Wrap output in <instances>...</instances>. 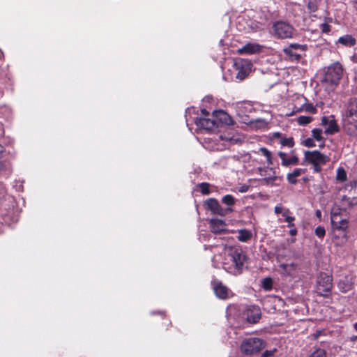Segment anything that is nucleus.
<instances>
[{
    "instance_id": "nucleus-32",
    "label": "nucleus",
    "mask_w": 357,
    "mask_h": 357,
    "mask_svg": "<svg viewBox=\"0 0 357 357\" xmlns=\"http://www.w3.org/2000/svg\"><path fill=\"white\" fill-rule=\"evenodd\" d=\"M337 179L341 181H345L347 178V173L343 168H338L337 170Z\"/></svg>"
},
{
    "instance_id": "nucleus-28",
    "label": "nucleus",
    "mask_w": 357,
    "mask_h": 357,
    "mask_svg": "<svg viewBox=\"0 0 357 357\" xmlns=\"http://www.w3.org/2000/svg\"><path fill=\"white\" fill-rule=\"evenodd\" d=\"M273 281L271 278H266L261 282V287L264 289L268 291L272 289Z\"/></svg>"
},
{
    "instance_id": "nucleus-25",
    "label": "nucleus",
    "mask_w": 357,
    "mask_h": 357,
    "mask_svg": "<svg viewBox=\"0 0 357 357\" xmlns=\"http://www.w3.org/2000/svg\"><path fill=\"white\" fill-rule=\"evenodd\" d=\"M259 152H260L266 158V160L268 165L273 164L271 153L265 147H261L259 149Z\"/></svg>"
},
{
    "instance_id": "nucleus-54",
    "label": "nucleus",
    "mask_w": 357,
    "mask_h": 357,
    "mask_svg": "<svg viewBox=\"0 0 357 357\" xmlns=\"http://www.w3.org/2000/svg\"><path fill=\"white\" fill-rule=\"evenodd\" d=\"M351 340L352 341H354H354H356V340H357V336H352V337H351Z\"/></svg>"
},
{
    "instance_id": "nucleus-20",
    "label": "nucleus",
    "mask_w": 357,
    "mask_h": 357,
    "mask_svg": "<svg viewBox=\"0 0 357 357\" xmlns=\"http://www.w3.org/2000/svg\"><path fill=\"white\" fill-rule=\"evenodd\" d=\"M238 235L237 238L241 242H248L252 237L251 231L246 229H241L238 230Z\"/></svg>"
},
{
    "instance_id": "nucleus-43",
    "label": "nucleus",
    "mask_w": 357,
    "mask_h": 357,
    "mask_svg": "<svg viewBox=\"0 0 357 357\" xmlns=\"http://www.w3.org/2000/svg\"><path fill=\"white\" fill-rule=\"evenodd\" d=\"M303 144L307 147H313L315 146L313 139L312 138H307L304 140Z\"/></svg>"
},
{
    "instance_id": "nucleus-46",
    "label": "nucleus",
    "mask_w": 357,
    "mask_h": 357,
    "mask_svg": "<svg viewBox=\"0 0 357 357\" xmlns=\"http://www.w3.org/2000/svg\"><path fill=\"white\" fill-rule=\"evenodd\" d=\"M344 212H345V211H341V210H340V209H339V208H336V209H333V210L331 211V215L333 213H336V215H344Z\"/></svg>"
},
{
    "instance_id": "nucleus-1",
    "label": "nucleus",
    "mask_w": 357,
    "mask_h": 357,
    "mask_svg": "<svg viewBox=\"0 0 357 357\" xmlns=\"http://www.w3.org/2000/svg\"><path fill=\"white\" fill-rule=\"evenodd\" d=\"M343 128L350 136L357 137V100L349 101L346 114L343 118Z\"/></svg>"
},
{
    "instance_id": "nucleus-35",
    "label": "nucleus",
    "mask_w": 357,
    "mask_h": 357,
    "mask_svg": "<svg viewBox=\"0 0 357 357\" xmlns=\"http://www.w3.org/2000/svg\"><path fill=\"white\" fill-rule=\"evenodd\" d=\"M344 218H347L345 215H337L336 213H333L331 215V226L335 225V221L340 222V220H342Z\"/></svg>"
},
{
    "instance_id": "nucleus-4",
    "label": "nucleus",
    "mask_w": 357,
    "mask_h": 357,
    "mask_svg": "<svg viewBox=\"0 0 357 357\" xmlns=\"http://www.w3.org/2000/svg\"><path fill=\"white\" fill-rule=\"evenodd\" d=\"M307 50V45L291 43L288 46L284 47L283 52L286 59L291 62H298L302 56L300 52H305Z\"/></svg>"
},
{
    "instance_id": "nucleus-42",
    "label": "nucleus",
    "mask_w": 357,
    "mask_h": 357,
    "mask_svg": "<svg viewBox=\"0 0 357 357\" xmlns=\"http://www.w3.org/2000/svg\"><path fill=\"white\" fill-rule=\"evenodd\" d=\"M276 351V349H274L273 350H266L265 351L261 356V357H275L274 356V353Z\"/></svg>"
},
{
    "instance_id": "nucleus-37",
    "label": "nucleus",
    "mask_w": 357,
    "mask_h": 357,
    "mask_svg": "<svg viewBox=\"0 0 357 357\" xmlns=\"http://www.w3.org/2000/svg\"><path fill=\"white\" fill-rule=\"evenodd\" d=\"M199 188L203 195H208L210 193L209 184L207 183H202L199 184Z\"/></svg>"
},
{
    "instance_id": "nucleus-16",
    "label": "nucleus",
    "mask_w": 357,
    "mask_h": 357,
    "mask_svg": "<svg viewBox=\"0 0 357 357\" xmlns=\"http://www.w3.org/2000/svg\"><path fill=\"white\" fill-rule=\"evenodd\" d=\"M261 50V46L255 43H247L241 48L238 50V53L240 54H252L259 52Z\"/></svg>"
},
{
    "instance_id": "nucleus-10",
    "label": "nucleus",
    "mask_w": 357,
    "mask_h": 357,
    "mask_svg": "<svg viewBox=\"0 0 357 357\" xmlns=\"http://www.w3.org/2000/svg\"><path fill=\"white\" fill-rule=\"evenodd\" d=\"M321 125L324 126V132L326 135H333L339 131V127L337 124L335 116L331 115L329 116H323L321 118Z\"/></svg>"
},
{
    "instance_id": "nucleus-48",
    "label": "nucleus",
    "mask_w": 357,
    "mask_h": 357,
    "mask_svg": "<svg viewBox=\"0 0 357 357\" xmlns=\"http://www.w3.org/2000/svg\"><path fill=\"white\" fill-rule=\"evenodd\" d=\"M201 113L202 114V117H209L210 114L209 112L206 109H202L201 110Z\"/></svg>"
},
{
    "instance_id": "nucleus-15",
    "label": "nucleus",
    "mask_w": 357,
    "mask_h": 357,
    "mask_svg": "<svg viewBox=\"0 0 357 357\" xmlns=\"http://www.w3.org/2000/svg\"><path fill=\"white\" fill-rule=\"evenodd\" d=\"M211 231L214 234H223L226 231V225L225 222L219 219H211L209 221Z\"/></svg>"
},
{
    "instance_id": "nucleus-14",
    "label": "nucleus",
    "mask_w": 357,
    "mask_h": 357,
    "mask_svg": "<svg viewBox=\"0 0 357 357\" xmlns=\"http://www.w3.org/2000/svg\"><path fill=\"white\" fill-rule=\"evenodd\" d=\"M214 117L218 123V128L220 124L230 126L234 123V121L231 117L226 112L222 110L214 111Z\"/></svg>"
},
{
    "instance_id": "nucleus-11",
    "label": "nucleus",
    "mask_w": 357,
    "mask_h": 357,
    "mask_svg": "<svg viewBox=\"0 0 357 357\" xmlns=\"http://www.w3.org/2000/svg\"><path fill=\"white\" fill-rule=\"evenodd\" d=\"M244 315L248 322L256 324L261 318V310L256 305H251L245 311Z\"/></svg>"
},
{
    "instance_id": "nucleus-2",
    "label": "nucleus",
    "mask_w": 357,
    "mask_h": 357,
    "mask_svg": "<svg viewBox=\"0 0 357 357\" xmlns=\"http://www.w3.org/2000/svg\"><path fill=\"white\" fill-rule=\"evenodd\" d=\"M264 347L263 341L257 337H250L244 340L241 345L242 354L248 356L258 354Z\"/></svg>"
},
{
    "instance_id": "nucleus-57",
    "label": "nucleus",
    "mask_w": 357,
    "mask_h": 357,
    "mask_svg": "<svg viewBox=\"0 0 357 357\" xmlns=\"http://www.w3.org/2000/svg\"><path fill=\"white\" fill-rule=\"evenodd\" d=\"M354 1H355V2L357 3V0H354Z\"/></svg>"
},
{
    "instance_id": "nucleus-34",
    "label": "nucleus",
    "mask_w": 357,
    "mask_h": 357,
    "mask_svg": "<svg viewBox=\"0 0 357 357\" xmlns=\"http://www.w3.org/2000/svg\"><path fill=\"white\" fill-rule=\"evenodd\" d=\"M309 357H326V353L322 349H317Z\"/></svg>"
},
{
    "instance_id": "nucleus-8",
    "label": "nucleus",
    "mask_w": 357,
    "mask_h": 357,
    "mask_svg": "<svg viewBox=\"0 0 357 357\" xmlns=\"http://www.w3.org/2000/svg\"><path fill=\"white\" fill-rule=\"evenodd\" d=\"M195 124L199 128L208 132H213L218 128V123L217 122L215 117H214L213 112L211 117L197 118L195 120Z\"/></svg>"
},
{
    "instance_id": "nucleus-3",
    "label": "nucleus",
    "mask_w": 357,
    "mask_h": 357,
    "mask_svg": "<svg viewBox=\"0 0 357 357\" xmlns=\"http://www.w3.org/2000/svg\"><path fill=\"white\" fill-rule=\"evenodd\" d=\"M229 256L234 264L233 273L234 275L240 274L243 268L244 264L247 261V257L245 252L238 248L230 249Z\"/></svg>"
},
{
    "instance_id": "nucleus-45",
    "label": "nucleus",
    "mask_w": 357,
    "mask_h": 357,
    "mask_svg": "<svg viewBox=\"0 0 357 357\" xmlns=\"http://www.w3.org/2000/svg\"><path fill=\"white\" fill-rule=\"evenodd\" d=\"M311 164L313 165V169H314V172L318 173V172H321V166L323 164H317V163H311Z\"/></svg>"
},
{
    "instance_id": "nucleus-24",
    "label": "nucleus",
    "mask_w": 357,
    "mask_h": 357,
    "mask_svg": "<svg viewBox=\"0 0 357 357\" xmlns=\"http://www.w3.org/2000/svg\"><path fill=\"white\" fill-rule=\"evenodd\" d=\"M206 204L208 207V208L213 213L217 206H218L219 203L218 202L217 199H214V198H210L208 199H207L206 201Z\"/></svg>"
},
{
    "instance_id": "nucleus-12",
    "label": "nucleus",
    "mask_w": 357,
    "mask_h": 357,
    "mask_svg": "<svg viewBox=\"0 0 357 357\" xmlns=\"http://www.w3.org/2000/svg\"><path fill=\"white\" fill-rule=\"evenodd\" d=\"M213 291L215 296L220 299H226L229 297L231 291L220 281H214L213 283Z\"/></svg>"
},
{
    "instance_id": "nucleus-47",
    "label": "nucleus",
    "mask_w": 357,
    "mask_h": 357,
    "mask_svg": "<svg viewBox=\"0 0 357 357\" xmlns=\"http://www.w3.org/2000/svg\"><path fill=\"white\" fill-rule=\"evenodd\" d=\"M283 208L280 205H278L275 207L274 211L276 214H279L282 212Z\"/></svg>"
},
{
    "instance_id": "nucleus-5",
    "label": "nucleus",
    "mask_w": 357,
    "mask_h": 357,
    "mask_svg": "<svg viewBox=\"0 0 357 357\" xmlns=\"http://www.w3.org/2000/svg\"><path fill=\"white\" fill-rule=\"evenodd\" d=\"M343 74L342 65L335 62L328 66L324 76V81L331 85L336 86L339 84Z\"/></svg>"
},
{
    "instance_id": "nucleus-33",
    "label": "nucleus",
    "mask_w": 357,
    "mask_h": 357,
    "mask_svg": "<svg viewBox=\"0 0 357 357\" xmlns=\"http://www.w3.org/2000/svg\"><path fill=\"white\" fill-rule=\"evenodd\" d=\"M321 134H322V130L319 128H314L312 130V135L313 139H314L317 141L322 140L323 138H322Z\"/></svg>"
},
{
    "instance_id": "nucleus-7",
    "label": "nucleus",
    "mask_w": 357,
    "mask_h": 357,
    "mask_svg": "<svg viewBox=\"0 0 357 357\" xmlns=\"http://www.w3.org/2000/svg\"><path fill=\"white\" fill-rule=\"evenodd\" d=\"M273 31L279 38H291L293 37L294 29L289 24L280 21L273 24Z\"/></svg>"
},
{
    "instance_id": "nucleus-53",
    "label": "nucleus",
    "mask_w": 357,
    "mask_h": 357,
    "mask_svg": "<svg viewBox=\"0 0 357 357\" xmlns=\"http://www.w3.org/2000/svg\"><path fill=\"white\" fill-rule=\"evenodd\" d=\"M246 189H247V187H242L241 189L240 190L241 192H245L246 191Z\"/></svg>"
},
{
    "instance_id": "nucleus-41",
    "label": "nucleus",
    "mask_w": 357,
    "mask_h": 357,
    "mask_svg": "<svg viewBox=\"0 0 357 357\" xmlns=\"http://www.w3.org/2000/svg\"><path fill=\"white\" fill-rule=\"evenodd\" d=\"M288 211H289L287 210L286 212L282 214V215L285 218V221L289 223V227H290L293 225L291 222L294 220V217L287 215V213Z\"/></svg>"
},
{
    "instance_id": "nucleus-21",
    "label": "nucleus",
    "mask_w": 357,
    "mask_h": 357,
    "mask_svg": "<svg viewBox=\"0 0 357 357\" xmlns=\"http://www.w3.org/2000/svg\"><path fill=\"white\" fill-rule=\"evenodd\" d=\"M348 227L349 220L347 218H344V219L340 222L335 221V225H332L333 229L342 231H346Z\"/></svg>"
},
{
    "instance_id": "nucleus-27",
    "label": "nucleus",
    "mask_w": 357,
    "mask_h": 357,
    "mask_svg": "<svg viewBox=\"0 0 357 357\" xmlns=\"http://www.w3.org/2000/svg\"><path fill=\"white\" fill-rule=\"evenodd\" d=\"M312 120L311 116H300L297 118L296 121L301 126H305L310 123Z\"/></svg>"
},
{
    "instance_id": "nucleus-55",
    "label": "nucleus",
    "mask_w": 357,
    "mask_h": 357,
    "mask_svg": "<svg viewBox=\"0 0 357 357\" xmlns=\"http://www.w3.org/2000/svg\"><path fill=\"white\" fill-rule=\"evenodd\" d=\"M354 327L355 330L357 331V322L354 324Z\"/></svg>"
},
{
    "instance_id": "nucleus-40",
    "label": "nucleus",
    "mask_w": 357,
    "mask_h": 357,
    "mask_svg": "<svg viewBox=\"0 0 357 357\" xmlns=\"http://www.w3.org/2000/svg\"><path fill=\"white\" fill-rule=\"evenodd\" d=\"M219 137L222 139V140H224V141H228V142H231V143H235L237 142V139L234 138V137H230V136H227V135H220L219 136Z\"/></svg>"
},
{
    "instance_id": "nucleus-51",
    "label": "nucleus",
    "mask_w": 357,
    "mask_h": 357,
    "mask_svg": "<svg viewBox=\"0 0 357 357\" xmlns=\"http://www.w3.org/2000/svg\"><path fill=\"white\" fill-rule=\"evenodd\" d=\"M316 215H317V217H318V218H320V217H321V211H320L319 210H317V211H316Z\"/></svg>"
},
{
    "instance_id": "nucleus-26",
    "label": "nucleus",
    "mask_w": 357,
    "mask_h": 357,
    "mask_svg": "<svg viewBox=\"0 0 357 357\" xmlns=\"http://www.w3.org/2000/svg\"><path fill=\"white\" fill-rule=\"evenodd\" d=\"M280 143L282 146H287L289 148H291L294 146L293 137L282 138Z\"/></svg>"
},
{
    "instance_id": "nucleus-38",
    "label": "nucleus",
    "mask_w": 357,
    "mask_h": 357,
    "mask_svg": "<svg viewBox=\"0 0 357 357\" xmlns=\"http://www.w3.org/2000/svg\"><path fill=\"white\" fill-rule=\"evenodd\" d=\"M314 233L319 238H322L326 234V231L324 227L319 226L315 229Z\"/></svg>"
},
{
    "instance_id": "nucleus-39",
    "label": "nucleus",
    "mask_w": 357,
    "mask_h": 357,
    "mask_svg": "<svg viewBox=\"0 0 357 357\" xmlns=\"http://www.w3.org/2000/svg\"><path fill=\"white\" fill-rule=\"evenodd\" d=\"M307 9L310 13L315 12L317 10V3L312 1H309L307 3Z\"/></svg>"
},
{
    "instance_id": "nucleus-18",
    "label": "nucleus",
    "mask_w": 357,
    "mask_h": 357,
    "mask_svg": "<svg viewBox=\"0 0 357 357\" xmlns=\"http://www.w3.org/2000/svg\"><path fill=\"white\" fill-rule=\"evenodd\" d=\"M305 170L301 168H296L293 172L287 174V179L291 184H296L297 183L296 177L301 176L304 173Z\"/></svg>"
},
{
    "instance_id": "nucleus-44",
    "label": "nucleus",
    "mask_w": 357,
    "mask_h": 357,
    "mask_svg": "<svg viewBox=\"0 0 357 357\" xmlns=\"http://www.w3.org/2000/svg\"><path fill=\"white\" fill-rule=\"evenodd\" d=\"M321 28L322 32H324V33L329 32L331 30L330 26L326 23L321 24Z\"/></svg>"
},
{
    "instance_id": "nucleus-52",
    "label": "nucleus",
    "mask_w": 357,
    "mask_h": 357,
    "mask_svg": "<svg viewBox=\"0 0 357 357\" xmlns=\"http://www.w3.org/2000/svg\"><path fill=\"white\" fill-rule=\"evenodd\" d=\"M4 150V147L0 144V153H3Z\"/></svg>"
},
{
    "instance_id": "nucleus-36",
    "label": "nucleus",
    "mask_w": 357,
    "mask_h": 357,
    "mask_svg": "<svg viewBox=\"0 0 357 357\" xmlns=\"http://www.w3.org/2000/svg\"><path fill=\"white\" fill-rule=\"evenodd\" d=\"M248 75V71L246 69H243V68H241V69H239V70L238 71L236 75V79H238L240 80H243Z\"/></svg>"
},
{
    "instance_id": "nucleus-9",
    "label": "nucleus",
    "mask_w": 357,
    "mask_h": 357,
    "mask_svg": "<svg viewBox=\"0 0 357 357\" xmlns=\"http://www.w3.org/2000/svg\"><path fill=\"white\" fill-rule=\"evenodd\" d=\"M305 158L310 163L326 164L329 161V158L327 155L321 153L318 151H306Z\"/></svg>"
},
{
    "instance_id": "nucleus-29",
    "label": "nucleus",
    "mask_w": 357,
    "mask_h": 357,
    "mask_svg": "<svg viewBox=\"0 0 357 357\" xmlns=\"http://www.w3.org/2000/svg\"><path fill=\"white\" fill-rule=\"evenodd\" d=\"M227 211H229V212L232 211V208H227V209H225L219 204L218 206H217L215 211L213 213L217 214V215H219L221 216H225L227 214Z\"/></svg>"
},
{
    "instance_id": "nucleus-23",
    "label": "nucleus",
    "mask_w": 357,
    "mask_h": 357,
    "mask_svg": "<svg viewBox=\"0 0 357 357\" xmlns=\"http://www.w3.org/2000/svg\"><path fill=\"white\" fill-rule=\"evenodd\" d=\"M277 176L275 172L273 174H268V177H264L261 179V183L263 185H273V182L276 180Z\"/></svg>"
},
{
    "instance_id": "nucleus-13",
    "label": "nucleus",
    "mask_w": 357,
    "mask_h": 357,
    "mask_svg": "<svg viewBox=\"0 0 357 357\" xmlns=\"http://www.w3.org/2000/svg\"><path fill=\"white\" fill-rule=\"evenodd\" d=\"M293 151H291V153H293ZM278 156L281 159V165L283 167H289L291 165H296L299 162L298 158L292 154L289 158H287V153L283 151H279L278 153Z\"/></svg>"
},
{
    "instance_id": "nucleus-31",
    "label": "nucleus",
    "mask_w": 357,
    "mask_h": 357,
    "mask_svg": "<svg viewBox=\"0 0 357 357\" xmlns=\"http://www.w3.org/2000/svg\"><path fill=\"white\" fill-rule=\"evenodd\" d=\"M222 202L227 206H232L234 204V198L231 195H226L222 199Z\"/></svg>"
},
{
    "instance_id": "nucleus-49",
    "label": "nucleus",
    "mask_w": 357,
    "mask_h": 357,
    "mask_svg": "<svg viewBox=\"0 0 357 357\" xmlns=\"http://www.w3.org/2000/svg\"><path fill=\"white\" fill-rule=\"evenodd\" d=\"M289 234H290V235H291V236H294V235H296V229H291V230L289 231Z\"/></svg>"
},
{
    "instance_id": "nucleus-30",
    "label": "nucleus",
    "mask_w": 357,
    "mask_h": 357,
    "mask_svg": "<svg viewBox=\"0 0 357 357\" xmlns=\"http://www.w3.org/2000/svg\"><path fill=\"white\" fill-rule=\"evenodd\" d=\"M259 174L261 176L264 177H268V174H273L275 172L274 169L273 168H268V167H259L258 169Z\"/></svg>"
},
{
    "instance_id": "nucleus-50",
    "label": "nucleus",
    "mask_w": 357,
    "mask_h": 357,
    "mask_svg": "<svg viewBox=\"0 0 357 357\" xmlns=\"http://www.w3.org/2000/svg\"><path fill=\"white\" fill-rule=\"evenodd\" d=\"M4 191V187L2 183L0 182V194L3 193Z\"/></svg>"
},
{
    "instance_id": "nucleus-22",
    "label": "nucleus",
    "mask_w": 357,
    "mask_h": 357,
    "mask_svg": "<svg viewBox=\"0 0 357 357\" xmlns=\"http://www.w3.org/2000/svg\"><path fill=\"white\" fill-rule=\"evenodd\" d=\"M301 110H304L307 112H310L311 114H315L317 112L316 107L312 104L304 103L302 106L296 109V112H300Z\"/></svg>"
},
{
    "instance_id": "nucleus-19",
    "label": "nucleus",
    "mask_w": 357,
    "mask_h": 357,
    "mask_svg": "<svg viewBox=\"0 0 357 357\" xmlns=\"http://www.w3.org/2000/svg\"><path fill=\"white\" fill-rule=\"evenodd\" d=\"M337 286L340 291L343 293H346L351 290L353 287V283L348 278H345L344 279L340 280Z\"/></svg>"
},
{
    "instance_id": "nucleus-6",
    "label": "nucleus",
    "mask_w": 357,
    "mask_h": 357,
    "mask_svg": "<svg viewBox=\"0 0 357 357\" xmlns=\"http://www.w3.org/2000/svg\"><path fill=\"white\" fill-rule=\"evenodd\" d=\"M333 279L331 275L325 273H320L317 280V293L324 297L328 296L333 287Z\"/></svg>"
},
{
    "instance_id": "nucleus-56",
    "label": "nucleus",
    "mask_w": 357,
    "mask_h": 357,
    "mask_svg": "<svg viewBox=\"0 0 357 357\" xmlns=\"http://www.w3.org/2000/svg\"><path fill=\"white\" fill-rule=\"evenodd\" d=\"M275 136H280V134L279 132H277V133H275Z\"/></svg>"
},
{
    "instance_id": "nucleus-17",
    "label": "nucleus",
    "mask_w": 357,
    "mask_h": 357,
    "mask_svg": "<svg viewBox=\"0 0 357 357\" xmlns=\"http://www.w3.org/2000/svg\"><path fill=\"white\" fill-rule=\"evenodd\" d=\"M337 43L345 47H352L356 44V39L351 35H344L338 38Z\"/></svg>"
}]
</instances>
